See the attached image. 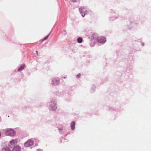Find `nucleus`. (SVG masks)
Here are the masks:
<instances>
[{
  "instance_id": "20e7f679",
  "label": "nucleus",
  "mask_w": 151,
  "mask_h": 151,
  "mask_svg": "<svg viewBox=\"0 0 151 151\" xmlns=\"http://www.w3.org/2000/svg\"><path fill=\"white\" fill-rule=\"evenodd\" d=\"M97 40L99 42L104 43L106 42V38L104 37H99L98 38Z\"/></svg>"
},
{
  "instance_id": "2eb2a0df",
  "label": "nucleus",
  "mask_w": 151,
  "mask_h": 151,
  "mask_svg": "<svg viewBox=\"0 0 151 151\" xmlns=\"http://www.w3.org/2000/svg\"><path fill=\"white\" fill-rule=\"evenodd\" d=\"M37 151H42V150L41 149H38L37 150Z\"/></svg>"
},
{
  "instance_id": "f257e3e1",
  "label": "nucleus",
  "mask_w": 151,
  "mask_h": 151,
  "mask_svg": "<svg viewBox=\"0 0 151 151\" xmlns=\"http://www.w3.org/2000/svg\"><path fill=\"white\" fill-rule=\"evenodd\" d=\"M79 10L83 17H84L86 15L88 14V12L84 7H80L79 8Z\"/></svg>"
},
{
  "instance_id": "9b49d317",
  "label": "nucleus",
  "mask_w": 151,
  "mask_h": 151,
  "mask_svg": "<svg viewBox=\"0 0 151 151\" xmlns=\"http://www.w3.org/2000/svg\"><path fill=\"white\" fill-rule=\"evenodd\" d=\"M2 151H11V150L8 147L3 149Z\"/></svg>"
},
{
  "instance_id": "a211bd4d",
  "label": "nucleus",
  "mask_w": 151,
  "mask_h": 151,
  "mask_svg": "<svg viewBox=\"0 0 151 151\" xmlns=\"http://www.w3.org/2000/svg\"><path fill=\"white\" fill-rule=\"evenodd\" d=\"M36 53L37 54V51H36Z\"/></svg>"
},
{
  "instance_id": "f3484780",
  "label": "nucleus",
  "mask_w": 151,
  "mask_h": 151,
  "mask_svg": "<svg viewBox=\"0 0 151 151\" xmlns=\"http://www.w3.org/2000/svg\"><path fill=\"white\" fill-rule=\"evenodd\" d=\"M59 130H63V128H60V129H59Z\"/></svg>"
},
{
  "instance_id": "6e6552de",
  "label": "nucleus",
  "mask_w": 151,
  "mask_h": 151,
  "mask_svg": "<svg viewBox=\"0 0 151 151\" xmlns=\"http://www.w3.org/2000/svg\"><path fill=\"white\" fill-rule=\"evenodd\" d=\"M70 126L72 130H73L75 129V122L74 121L72 122L70 124Z\"/></svg>"
},
{
  "instance_id": "4468645a",
  "label": "nucleus",
  "mask_w": 151,
  "mask_h": 151,
  "mask_svg": "<svg viewBox=\"0 0 151 151\" xmlns=\"http://www.w3.org/2000/svg\"><path fill=\"white\" fill-rule=\"evenodd\" d=\"M81 74H78L77 76L76 77L77 78H79Z\"/></svg>"
},
{
  "instance_id": "0eeeda50",
  "label": "nucleus",
  "mask_w": 151,
  "mask_h": 151,
  "mask_svg": "<svg viewBox=\"0 0 151 151\" xmlns=\"http://www.w3.org/2000/svg\"><path fill=\"white\" fill-rule=\"evenodd\" d=\"M17 143V139H14L10 141V143L11 145H14L16 144Z\"/></svg>"
},
{
  "instance_id": "f03ea898",
  "label": "nucleus",
  "mask_w": 151,
  "mask_h": 151,
  "mask_svg": "<svg viewBox=\"0 0 151 151\" xmlns=\"http://www.w3.org/2000/svg\"><path fill=\"white\" fill-rule=\"evenodd\" d=\"M5 134L6 135L13 136L15 134V132L12 129H8L6 131Z\"/></svg>"
},
{
  "instance_id": "423d86ee",
  "label": "nucleus",
  "mask_w": 151,
  "mask_h": 151,
  "mask_svg": "<svg viewBox=\"0 0 151 151\" xmlns=\"http://www.w3.org/2000/svg\"><path fill=\"white\" fill-rule=\"evenodd\" d=\"M21 148L19 146L14 147L12 151H20Z\"/></svg>"
},
{
  "instance_id": "1a4fd4ad",
  "label": "nucleus",
  "mask_w": 151,
  "mask_h": 151,
  "mask_svg": "<svg viewBox=\"0 0 151 151\" xmlns=\"http://www.w3.org/2000/svg\"><path fill=\"white\" fill-rule=\"evenodd\" d=\"M24 65H23L21 66L18 69V72L20 71L21 70H22L24 68Z\"/></svg>"
},
{
  "instance_id": "dca6fc26",
  "label": "nucleus",
  "mask_w": 151,
  "mask_h": 151,
  "mask_svg": "<svg viewBox=\"0 0 151 151\" xmlns=\"http://www.w3.org/2000/svg\"><path fill=\"white\" fill-rule=\"evenodd\" d=\"M71 0L73 2H75L77 0Z\"/></svg>"
},
{
  "instance_id": "ddd939ff",
  "label": "nucleus",
  "mask_w": 151,
  "mask_h": 151,
  "mask_svg": "<svg viewBox=\"0 0 151 151\" xmlns=\"http://www.w3.org/2000/svg\"><path fill=\"white\" fill-rule=\"evenodd\" d=\"M49 35H47V36H46V37H45L43 39V40H42V41H44V40H47V39L49 36Z\"/></svg>"
},
{
  "instance_id": "39448f33",
  "label": "nucleus",
  "mask_w": 151,
  "mask_h": 151,
  "mask_svg": "<svg viewBox=\"0 0 151 151\" xmlns=\"http://www.w3.org/2000/svg\"><path fill=\"white\" fill-rule=\"evenodd\" d=\"M50 107L53 110H55L57 108V107L56 106V104L52 102L50 103Z\"/></svg>"
},
{
  "instance_id": "f8f14e48",
  "label": "nucleus",
  "mask_w": 151,
  "mask_h": 151,
  "mask_svg": "<svg viewBox=\"0 0 151 151\" xmlns=\"http://www.w3.org/2000/svg\"><path fill=\"white\" fill-rule=\"evenodd\" d=\"M59 79L58 78L56 79H54L52 81L53 82L56 81L57 82H58V83L59 82Z\"/></svg>"
},
{
  "instance_id": "7ed1b4c3",
  "label": "nucleus",
  "mask_w": 151,
  "mask_h": 151,
  "mask_svg": "<svg viewBox=\"0 0 151 151\" xmlns=\"http://www.w3.org/2000/svg\"><path fill=\"white\" fill-rule=\"evenodd\" d=\"M33 144V142L31 140H28L24 143V145L25 147H27L32 146Z\"/></svg>"
},
{
  "instance_id": "9d476101",
  "label": "nucleus",
  "mask_w": 151,
  "mask_h": 151,
  "mask_svg": "<svg viewBox=\"0 0 151 151\" xmlns=\"http://www.w3.org/2000/svg\"><path fill=\"white\" fill-rule=\"evenodd\" d=\"M77 42L79 43H81L82 42V38L81 37H79L77 39Z\"/></svg>"
}]
</instances>
